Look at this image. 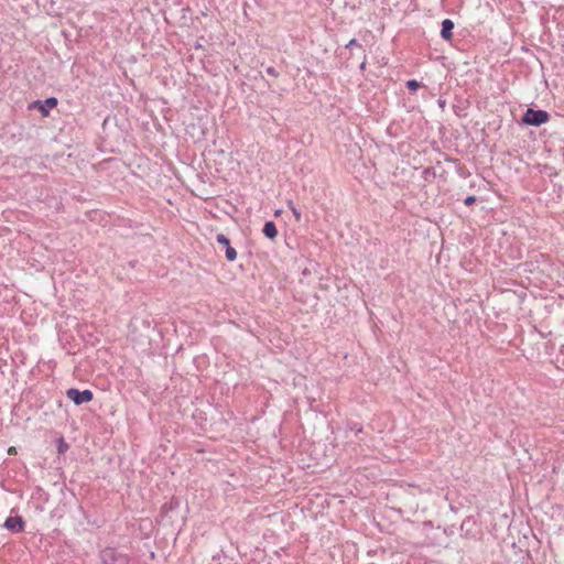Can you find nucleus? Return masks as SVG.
Instances as JSON below:
<instances>
[{"instance_id": "f257e3e1", "label": "nucleus", "mask_w": 564, "mask_h": 564, "mask_svg": "<svg viewBox=\"0 0 564 564\" xmlns=\"http://www.w3.org/2000/svg\"><path fill=\"white\" fill-rule=\"evenodd\" d=\"M551 119L550 113L546 110L527 108L522 115L519 124L523 127H540Z\"/></svg>"}, {"instance_id": "f03ea898", "label": "nucleus", "mask_w": 564, "mask_h": 564, "mask_svg": "<svg viewBox=\"0 0 564 564\" xmlns=\"http://www.w3.org/2000/svg\"><path fill=\"white\" fill-rule=\"evenodd\" d=\"M98 557L101 564H130L131 562V557L128 554L110 546L100 550Z\"/></svg>"}, {"instance_id": "7ed1b4c3", "label": "nucleus", "mask_w": 564, "mask_h": 564, "mask_svg": "<svg viewBox=\"0 0 564 564\" xmlns=\"http://www.w3.org/2000/svg\"><path fill=\"white\" fill-rule=\"evenodd\" d=\"M65 394L76 405L88 403L94 399V392L89 389L78 390L76 388H69L66 390Z\"/></svg>"}, {"instance_id": "20e7f679", "label": "nucleus", "mask_w": 564, "mask_h": 564, "mask_svg": "<svg viewBox=\"0 0 564 564\" xmlns=\"http://www.w3.org/2000/svg\"><path fill=\"white\" fill-rule=\"evenodd\" d=\"M58 105L56 97H48L44 100H34L29 105V109H36L43 117H48L51 109Z\"/></svg>"}, {"instance_id": "39448f33", "label": "nucleus", "mask_w": 564, "mask_h": 564, "mask_svg": "<svg viewBox=\"0 0 564 564\" xmlns=\"http://www.w3.org/2000/svg\"><path fill=\"white\" fill-rule=\"evenodd\" d=\"M476 519L473 516L466 517L460 524V535L465 539H476Z\"/></svg>"}, {"instance_id": "423d86ee", "label": "nucleus", "mask_w": 564, "mask_h": 564, "mask_svg": "<svg viewBox=\"0 0 564 564\" xmlns=\"http://www.w3.org/2000/svg\"><path fill=\"white\" fill-rule=\"evenodd\" d=\"M216 241L224 247L226 259L229 262H232L237 259V251L234 247H231L230 240L227 236L224 234H218L216 236Z\"/></svg>"}, {"instance_id": "0eeeda50", "label": "nucleus", "mask_w": 564, "mask_h": 564, "mask_svg": "<svg viewBox=\"0 0 564 564\" xmlns=\"http://www.w3.org/2000/svg\"><path fill=\"white\" fill-rule=\"evenodd\" d=\"M3 527L12 533H21L24 531L25 522L21 516L8 517Z\"/></svg>"}, {"instance_id": "6e6552de", "label": "nucleus", "mask_w": 564, "mask_h": 564, "mask_svg": "<svg viewBox=\"0 0 564 564\" xmlns=\"http://www.w3.org/2000/svg\"><path fill=\"white\" fill-rule=\"evenodd\" d=\"M441 37L445 41H451L453 37L454 22L451 19H444L441 23Z\"/></svg>"}, {"instance_id": "1a4fd4ad", "label": "nucleus", "mask_w": 564, "mask_h": 564, "mask_svg": "<svg viewBox=\"0 0 564 564\" xmlns=\"http://www.w3.org/2000/svg\"><path fill=\"white\" fill-rule=\"evenodd\" d=\"M180 508V500L175 497H172L169 501H166L162 508L161 512L165 516L172 519V512L177 510Z\"/></svg>"}, {"instance_id": "9d476101", "label": "nucleus", "mask_w": 564, "mask_h": 564, "mask_svg": "<svg viewBox=\"0 0 564 564\" xmlns=\"http://www.w3.org/2000/svg\"><path fill=\"white\" fill-rule=\"evenodd\" d=\"M262 234L270 240H274L278 237V228L274 221H265L262 228Z\"/></svg>"}, {"instance_id": "9b49d317", "label": "nucleus", "mask_w": 564, "mask_h": 564, "mask_svg": "<svg viewBox=\"0 0 564 564\" xmlns=\"http://www.w3.org/2000/svg\"><path fill=\"white\" fill-rule=\"evenodd\" d=\"M56 448H57V453L59 455L66 453L69 448V445L68 443L65 441V438L63 436L58 437L57 441H56Z\"/></svg>"}, {"instance_id": "f8f14e48", "label": "nucleus", "mask_w": 564, "mask_h": 564, "mask_svg": "<svg viewBox=\"0 0 564 564\" xmlns=\"http://www.w3.org/2000/svg\"><path fill=\"white\" fill-rule=\"evenodd\" d=\"M347 429L351 432L355 433V435H358L359 433L362 432V425L358 422H354V421H348L347 424H346Z\"/></svg>"}, {"instance_id": "ddd939ff", "label": "nucleus", "mask_w": 564, "mask_h": 564, "mask_svg": "<svg viewBox=\"0 0 564 564\" xmlns=\"http://www.w3.org/2000/svg\"><path fill=\"white\" fill-rule=\"evenodd\" d=\"M405 86L411 93H416L422 84L416 79H409L406 80Z\"/></svg>"}, {"instance_id": "4468645a", "label": "nucleus", "mask_w": 564, "mask_h": 564, "mask_svg": "<svg viewBox=\"0 0 564 564\" xmlns=\"http://www.w3.org/2000/svg\"><path fill=\"white\" fill-rule=\"evenodd\" d=\"M288 207L292 212L296 221H301V219H302L301 210L296 208V206L294 205V203L292 200H288Z\"/></svg>"}, {"instance_id": "2eb2a0df", "label": "nucleus", "mask_w": 564, "mask_h": 564, "mask_svg": "<svg viewBox=\"0 0 564 564\" xmlns=\"http://www.w3.org/2000/svg\"><path fill=\"white\" fill-rule=\"evenodd\" d=\"M346 48H354V47H358L361 52H362V55L364 57H366V53H365V50L362 48V45L360 43H358V41L356 39H351L345 46Z\"/></svg>"}, {"instance_id": "dca6fc26", "label": "nucleus", "mask_w": 564, "mask_h": 564, "mask_svg": "<svg viewBox=\"0 0 564 564\" xmlns=\"http://www.w3.org/2000/svg\"><path fill=\"white\" fill-rule=\"evenodd\" d=\"M443 533L446 536H453L455 534V525L452 524V525H448V527H444L443 528Z\"/></svg>"}, {"instance_id": "f3484780", "label": "nucleus", "mask_w": 564, "mask_h": 564, "mask_svg": "<svg viewBox=\"0 0 564 564\" xmlns=\"http://www.w3.org/2000/svg\"><path fill=\"white\" fill-rule=\"evenodd\" d=\"M265 73L272 77H279L280 76V73L275 69V67L273 66H268L265 68Z\"/></svg>"}, {"instance_id": "a211bd4d", "label": "nucleus", "mask_w": 564, "mask_h": 564, "mask_svg": "<svg viewBox=\"0 0 564 564\" xmlns=\"http://www.w3.org/2000/svg\"><path fill=\"white\" fill-rule=\"evenodd\" d=\"M476 200H477V197H476L475 195H469V196H467V197L464 199V204H465L466 206H471V205H474V204L476 203Z\"/></svg>"}, {"instance_id": "6ab92c4d", "label": "nucleus", "mask_w": 564, "mask_h": 564, "mask_svg": "<svg viewBox=\"0 0 564 564\" xmlns=\"http://www.w3.org/2000/svg\"><path fill=\"white\" fill-rule=\"evenodd\" d=\"M346 3H350L352 9H359L362 4V0H349Z\"/></svg>"}, {"instance_id": "aec40b11", "label": "nucleus", "mask_w": 564, "mask_h": 564, "mask_svg": "<svg viewBox=\"0 0 564 564\" xmlns=\"http://www.w3.org/2000/svg\"><path fill=\"white\" fill-rule=\"evenodd\" d=\"M523 265L525 267V271H529V272H532L533 269H534V263L533 262H524Z\"/></svg>"}, {"instance_id": "412c9836", "label": "nucleus", "mask_w": 564, "mask_h": 564, "mask_svg": "<svg viewBox=\"0 0 564 564\" xmlns=\"http://www.w3.org/2000/svg\"><path fill=\"white\" fill-rule=\"evenodd\" d=\"M458 174L460 176H463V177L469 176V172L466 169H463V167L458 169Z\"/></svg>"}, {"instance_id": "4be33fe9", "label": "nucleus", "mask_w": 564, "mask_h": 564, "mask_svg": "<svg viewBox=\"0 0 564 564\" xmlns=\"http://www.w3.org/2000/svg\"><path fill=\"white\" fill-rule=\"evenodd\" d=\"M365 68H366V57H364V61L360 64V69H365Z\"/></svg>"}, {"instance_id": "5701e85b", "label": "nucleus", "mask_w": 564, "mask_h": 564, "mask_svg": "<svg viewBox=\"0 0 564 564\" xmlns=\"http://www.w3.org/2000/svg\"><path fill=\"white\" fill-rule=\"evenodd\" d=\"M438 105H440V107L443 108L445 106V101L444 100H438Z\"/></svg>"}]
</instances>
